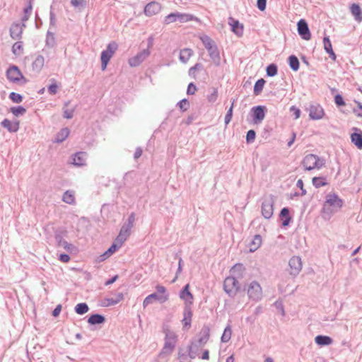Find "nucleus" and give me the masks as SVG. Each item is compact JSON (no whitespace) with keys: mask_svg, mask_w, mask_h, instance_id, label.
<instances>
[{"mask_svg":"<svg viewBox=\"0 0 362 362\" xmlns=\"http://www.w3.org/2000/svg\"><path fill=\"white\" fill-rule=\"evenodd\" d=\"M27 6L23 9L24 14L28 15L30 16L32 11H33V0H27Z\"/></svg>","mask_w":362,"mask_h":362,"instance_id":"obj_59","label":"nucleus"},{"mask_svg":"<svg viewBox=\"0 0 362 362\" xmlns=\"http://www.w3.org/2000/svg\"><path fill=\"white\" fill-rule=\"evenodd\" d=\"M193 54V51L189 48H185L180 50V60L186 63Z\"/></svg>","mask_w":362,"mask_h":362,"instance_id":"obj_36","label":"nucleus"},{"mask_svg":"<svg viewBox=\"0 0 362 362\" xmlns=\"http://www.w3.org/2000/svg\"><path fill=\"white\" fill-rule=\"evenodd\" d=\"M323 44H324V49H325V50L326 51L327 53L330 52V51H332L333 49L331 41H330L329 37L328 36L324 37V38H323Z\"/></svg>","mask_w":362,"mask_h":362,"instance_id":"obj_53","label":"nucleus"},{"mask_svg":"<svg viewBox=\"0 0 362 362\" xmlns=\"http://www.w3.org/2000/svg\"><path fill=\"white\" fill-rule=\"evenodd\" d=\"M231 335H232L231 327L230 325H228L226 326V327L225 328L223 333L221 336V341L224 342V343L229 341V340L231 338Z\"/></svg>","mask_w":362,"mask_h":362,"instance_id":"obj_42","label":"nucleus"},{"mask_svg":"<svg viewBox=\"0 0 362 362\" xmlns=\"http://www.w3.org/2000/svg\"><path fill=\"white\" fill-rule=\"evenodd\" d=\"M161 10V5L156 1H151L144 8V13L147 16H152L158 13Z\"/></svg>","mask_w":362,"mask_h":362,"instance_id":"obj_16","label":"nucleus"},{"mask_svg":"<svg viewBox=\"0 0 362 362\" xmlns=\"http://www.w3.org/2000/svg\"><path fill=\"white\" fill-rule=\"evenodd\" d=\"M305 170H312L313 169H320L325 165V160L315 154H308L305 156L301 162Z\"/></svg>","mask_w":362,"mask_h":362,"instance_id":"obj_2","label":"nucleus"},{"mask_svg":"<svg viewBox=\"0 0 362 362\" xmlns=\"http://www.w3.org/2000/svg\"><path fill=\"white\" fill-rule=\"evenodd\" d=\"M324 115L323 108L319 105H311L310 107L309 116L312 119H320Z\"/></svg>","mask_w":362,"mask_h":362,"instance_id":"obj_22","label":"nucleus"},{"mask_svg":"<svg viewBox=\"0 0 362 362\" xmlns=\"http://www.w3.org/2000/svg\"><path fill=\"white\" fill-rule=\"evenodd\" d=\"M257 8L261 11H263L266 8L267 6V0H257Z\"/></svg>","mask_w":362,"mask_h":362,"instance_id":"obj_63","label":"nucleus"},{"mask_svg":"<svg viewBox=\"0 0 362 362\" xmlns=\"http://www.w3.org/2000/svg\"><path fill=\"white\" fill-rule=\"evenodd\" d=\"M209 55L213 62V63L216 66H218L221 64V57L220 53L218 49L217 46L216 45L214 47L211 49L208 50Z\"/></svg>","mask_w":362,"mask_h":362,"instance_id":"obj_27","label":"nucleus"},{"mask_svg":"<svg viewBox=\"0 0 362 362\" xmlns=\"http://www.w3.org/2000/svg\"><path fill=\"white\" fill-rule=\"evenodd\" d=\"M289 273L292 276H296L302 269V261L300 257L293 256L288 262Z\"/></svg>","mask_w":362,"mask_h":362,"instance_id":"obj_11","label":"nucleus"},{"mask_svg":"<svg viewBox=\"0 0 362 362\" xmlns=\"http://www.w3.org/2000/svg\"><path fill=\"white\" fill-rule=\"evenodd\" d=\"M267 107L263 105L255 106L251 109L252 119L255 124H259L265 117Z\"/></svg>","mask_w":362,"mask_h":362,"instance_id":"obj_10","label":"nucleus"},{"mask_svg":"<svg viewBox=\"0 0 362 362\" xmlns=\"http://www.w3.org/2000/svg\"><path fill=\"white\" fill-rule=\"evenodd\" d=\"M199 347L198 344L194 341L192 342L188 349V355L191 358H194L198 355Z\"/></svg>","mask_w":362,"mask_h":362,"instance_id":"obj_41","label":"nucleus"},{"mask_svg":"<svg viewBox=\"0 0 362 362\" xmlns=\"http://www.w3.org/2000/svg\"><path fill=\"white\" fill-rule=\"evenodd\" d=\"M343 206V200L336 194H328L323 204L322 211L330 214L339 210Z\"/></svg>","mask_w":362,"mask_h":362,"instance_id":"obj_1","label":"nucleus"},{"mask_svg":"<svg viewBox=\"0 0 362 362\" xmlns=\"http://www.w3.org/2000/svg\"><path fill=\"white\" fill-rule=\"evenodd\" d=\"M23 51V42L18 41L12 47V52L14 54H20Z\"/></svg>","mask_w":362,"mask_h":362,"instance_id":"obj_50","label":"nucleus"},{"mask_svg":"<svg viewBox=\"0 0 362 362\" xmlns=\"http://www.w3.org/2000/svg\"><path fill=\"white\" fill-rule=\"evenodd\" d=\"M1 125L6 128L9 132L11 133H15L17 132L19 129V122H11L8 119H4L1 123Z\"/></svg>","mask_w":362,"mask_h":362,"instance_id":"obj_25","label":"nucleus"},{"mask_svg":"<svg viewBox=\"0 0 362 362\" xmlns=\"http://www.w3.org/2000/svg\"><path fill=\"white\" fill-rule=\"evenodd\" d=\"M203 68V66L202 64H199V63H197L194 66H192L189 69V76L195 78V71L197 70H200Z\"/></svg>","mask_w":362,"mask_h":362,"instance_id":"obj_55","label":"nucleus"},{"mask_svg":"<svg viewBox=\"0 0 362 362\" xmlns=\"http://www.w3.org/2000/svg\"><path fill=\"white\" fill-rule=\"evenodd\" d=\"M297 27L298 33L303 40H309L311 38L310 29L305 20L300 19L297 23Z\"/></svg>","mask_w":362,"mask_h":362,"instance_id":"obj_14","label":"nucleus"},{"mask_svg":"<svg viewBox=\"0 0 362 362\" xmlns=\"http://www.w3.org/2000/svg\"><path fill=\"white\" fill-rule=\"evenodd\" d=\"M123 243H119L117 240V238L115 239V243L110 247V248L107 250V254L112 255L117 249H119Z\"/></svg>","mask_w":362,"mask_h":362,"instance_id":"obj_49","label":"nucleus"},{"mask_svg":"<svg viewBox=\"0 0 362 362\" xmlns=\"http://www.w3.org/2000/svg\"><path fill=\"white\" fill-rule=\"evenodd\" d=\"M235 101V99H233V101H232V103H231V106L228 110L227 113H226V115L225 116L224 121H225V124L226 125L228 124H229L230 122L231 121V119H232V117H233V107H234Z\"/></svg>","mask_w":362,"mask_h":362,"instance_id":"obj_48","label":"nucleus"},{"mask_svg":"<svg viewBox=\"0 0 362 362\" xmlns=\"http://www.w3.org/2000/svg\"><path fill=\"white\" fill-rule=\"evenodd\" d=\"M288 61L290 68L293 71H296L299 69L300 63H299V60L296 56L291 55L288 57Z\"/></svg>","mask_w":362,"mask_h":362,"instance_id":"obj_38","label":"nucleus"},{"mask_svg":"<svg viewBox=\"0 0 362 362\" xmlns=\"http://www.w3.org/2000/svg\"><path fill=\"white\" fill-rule=\"evenodd\" d=\"M69 134V129L68 128L62 129L59 132L57 133L54 141L56 143H61L64 141Z\"/></svg>","mask_w":362,"mask_h":362,"instance_id":"obj_37","label":"nucleus"},{"mask_svg":"<svg viewBox=\"0 0 362 362\" xmlns=\"http://www.w3.org/2000/svg\"><path fill=\"white\" fill-rule=\"evenodd\" d=\"M210 337V328L209 326L204 325L199 334V338L197 340L194 341L197 344H198L199 346H204L209 340Z\"/></svg>","mask_w":362,"mask_h":362,"instance_id":"obj_17","label":"nucleus"},{"mask_svg":"<svg viewBox=\"0 0 362 362\" xmlns=\"http://www.w3.org/2000/svg\"><path fill=\"white\" fill-rule=\"evenodd\" d=\"M358 103V107L354 109V112L357 117H362V105L360 103Z\"/></svg>","mask_w":362,"mask_h":362,"instance_id":"obj_64","label":"nucleus"},{"mask_svg":"<svg viewBox=\"0 0 362 362\" xmlns=\"http://www.w3.org/2000/svg\"><path fill=\"white\" fill-rule=\"evenodd\" d=\"M133 228L132 226L124 223L122 226L119 233L117 235V240L119 243H124L130 235L131 229Z\"/></svg>","mask_w":362,"mask_h":362,"instance_id":"obj_23","label":"nucleus"},{"mask_svg":"<svg viewBox=\"0 0 362 362\" xmlns=\"http://www.w3.org/2000/svg\"><path fill=\"white\" fill-rule=\"evenodd\" d=\"M218 98V90L216 88H211V93L208 95L207 100L209 103H214Z\"/></svg>","mask_w":362,"mask_h":362,"instance_id":"obj_51","label":"nucleus"},{"mask_svg":"<svg viewBox=\"0 0 362 362\" xmlns=\"http://www.w3.org/2000/svg\"><path fill=\"white\" fill-rule=\"evenodd\" d=\"M194 19H197L192 15L188 13H182L180 12L171 13L166 16L164 18V23L166 25H169L172 23L180 22V23H186Z\"/></svg>","mask_w":362,"mask_h":362,"instance_id":"obj_6","label":"nucleus"},{"mask_svg":"<svg viewBox=\"0 0 362 362\" xmlns=\"http://www.w3.org/2000/svg\"><path fill=\"white\" fill-rule=\"evenodd\" d=\"M117 44L115 42L112 41L107 45L106 49L102 52L100 59L101 68L103 71L105 70V69L107 68V65L109 61L110 60L115 52L117 51Z\"/></svg>","mask_w":362,"mask_h":362,"instance_id":"obj_5","label":"nucleus"},{"mask_svg":"<svg viewBox=\"0 0 362 362\" xmlns=\"http://www.w3.org/2000/svg\"><path fill=\"white\" fill-rule=\"evenodd\" d=\"M332 341V339L328 336L317 335L315 338V342L320 346H328L330 345Z\"/></svg>","mask_w":362,"mask_h":362,"instance_id":"obj_31","label":"nucleus"},{"mask_svg":"<svg viewBox=\"0 0 362 362\" xmlns=\"http://www.w3.org/2000/svg\"><path fill=\"white\" fill-rule=\"evenodd\" d=\"M265 83L266 81L263 78L258 79L255 82L253 89V92L255 95H258L262 93Z\"/></svg>","mask_w":362,"mask_h":362,"instance_id":"obj_39","label":"nucleus"},{"mask_svg":"<svg viewBox=\"0 0 362 362\" xmlns=\"http://www.w3.org/2000/svg\"><path fill=\"white\" fill-rule=\"evenodd\" d=\"M150 51L148 49H144L139 52L136 56L129 59L130 66L135 67L139 66L148 56Z\"/></svg>","mask_w":362,"mask_h":362,"instance_id":"obj_12","label":"nucleus"},{"mask_svg":"<svg viewBox=\"0 0 362 362\" xmlns=\"http://www.w3.org/2000/svg\"><path fill=\"white\" fill-rule=\"evenodd\" d=\"M11 112L16 117L23 115L26 112V109L23 106L13 107Z\"/></svg>","mask_w":362,"mask_h":362,"instance_id":"obj_47","label":"nucleus"},{"mask_svg":"<svg viewBox=\"0 0 362 362\" xmlns=\"http://www.w3.org/2000/svg\"><path fill=\"white\" fill-rule=\"evenodd\" d=\"M9 98L16 103H21L23 100V96L15 92H12L9 95Z\"/></svg>","mask_w":362,"mask_h":362,"instance_id":"obj_54","label":"nucleus"},{"mask_svg":"<svg viewBox=\"0 0 362 362\" xmlns=\"http://www.w3.org/2000/svg\"><path fill=\"white\" fill-rule=\"evenodd\" d=\"M262 244V237L259 235H255L250 243V251H256Z\"/></svg>","mask_w":362,"mask_h":362,"instance_id":"obj_35","label":"nucleus"},{"mask_svg":"<svg viewBox=\"0 0 362 362\" xmlns=\"http://www.w3.org/2000/svg\"><path fill=\"white\" fill-rule=\"evenodd\" d=\"M200 40L207 51L211 49L216 45L215 42L208 35H204L201 36Z\"/></svg>","mask_w":362,"mask_h":362,"instance_id":"obj_34","label":"nucleus"},{"mask_svg":"<svg viewBox=\"0 0 362 362\" xmlns=\"http://www.w3.org/2000/svg\"><path fill=\"white\" fill-rule=\"evenodd\" d=\"M189 285L186 284L180 292V298L185 300V305L188 304L191 306L193 303V295L189 291Z\"/></svg>","mask_w":362,"mask_h":362,"instance_id":"obj_19","label":"nucleus"},{"mask_svg":"<svg viewBox=\"0 0 362 362\" xmlns=\"http://www.w3.org/2000/svg\"><path fill=\"white\" fill-rule=\"evenodd\" d=\"M192 317V310L189 305L186 304L184 307L183 319L182 320L184 327H190Z\"/></svg>","mask_w":362,"mask_h":362,"instance_id":"obj_20","label":"nucleus"},{"mask_svg":"<svg viewBox=\"0 0 362 362\" xmlns=\"http://www.w3.org/2000/svg\"><path fill=\"white\" fill-rule=\"evenodd\" d=\"M168 300V295H158L157 293H153L145 298L143 302V306L146 308L151 304L153 300H158L160 303H165Z\"/></svg>","mask_w":362,"mask_h":362,"instance_id":"obj_15","label":"nucleus"},{"mask_svg":"<svg viewBox=\"0 0 362 362\" xmlns=\"http://www.w3.org/2000/svg\"><path fill=\"white\" fill-rule=\"evenodd\" d=\"M278 67L275 64H270L267 66L266 72L268 76L272 77L277 74Z\"/></svg>","mask_w":362,"mask_h":362,"instance_id":"obj_45","label":"nucleus"},{"mask_svg":"<svg viewBox=\"0 0 362 362\" xmlns=\"http://www.w3.org/2000/svg\"><path fill=\"white\" fill-rule=\"evenodd\" d=\"M313 185L316 188H320L321 187L327 185L328 183L326 182L325 177H315L313 178Z\"/></svg>","mask_w":362,"mask_h":362,"instance_id":"obj_44","label":"nucleus"},{"mask_svg":"<svg viewBox=\"0 0 362 362\" xmlns=\"http://www.w3.org/2000/svg\"><path fill=\"white\" fill-rule=\"evenodd\" d=\"M255 136H256L255 131L253 130V129L249 130L247 132V135H246V141H247V144L252 143L255 141Z\"/></svg>","mask_w":362,"mask_h":362,"instance_id":"obj_57","label":"nucleus"},{"mask_svg":"<svg viewBox=\"0 0 362 362\" xmlns=\"http://www.w3.org/2000/svg\"><path fill=\"white\" fill-rule=\"evenodd\" d=\"M45 64V58L42 55H37L32 63V69L35 73H40Z\"/></svg>","mask_w":362,"mask_h":362,"instance_id":"obj_26","label":"nucleus"},{"mask_svg":"<svg viewBox=\"0 0 362 362\" xmlns=\"http://www.w3.org/2000/svg\"><path fill=\"white\" fill-rule=\"evenodd\" d=\"M87 153L79 151L72 156V164L76 166H83L86 165Z\"/></svg>","mask_w":362,"mask_h":362,"instance_id":"obj_21","label":"nucleus"},{"mask_svg":"<svg viewBox=\"0 0 362 362\" xmlns=\"http://www.w3.org/2000/svg\"><path fill=\"white\" fill-rule=\"evenodd\" d=\"M7 78L13 83H18L22 81V83L25 84L28 80L23 76L18 67L16 65L10 66L6 71Z\"/></svg>","mask_w":362,"mask_h":362,"instance_id":"obj_9","label":"nucleus"},{"mask_svg":"<svg viewBox=\"0 0 362 362\" xmlns=\"http://www.w3.org/2000/svg\"><path fill=\"white\" fill-rule=\"evenodd\" d=\"M197 91V86L193 83H189L187 87V93L194 95Z\"/></svg>","mask_w":362,"mask_h":362,"instance_id":"obj_62","label":"nucleus"},{"mask_svg":"<svg viewBox=\"0 0 362 362\" xmlns=\"http://www.w3.org/2000/svg\"><path fill=\"white\" fill-rule=\"evenodd\" d=\"M354 132L351 134V142L358 148L362 149V132L354 127Z\"/></svg>","mask_w":362,"mask_h":362,"instance_id":"obj_24","label":"nucleus"},{"mask_svg":"<svg viewBox=\"0 0 362 362\" xmlns=\"http://www.w3.org/2000/svg\"><path fill=\"white\" fill-rule=\"evenodd\" d=\"M70 104V101H67L64 103V107L63 108V110H64V117L66 118V119H71L74 116V108H71V109H66L65 108L66 107H67Z\"/></svg>","mask_w":362,"mask_h":362,"instance_id":"obj_46","label":"nucleus"},{"mask_svg":"<svg viewBox=\"0 0 362 362\" xmlns=\"http://www.w3.org/2000/svg\"><path fill=\"white\" fill-rule=\"evenodd\" d=\"M86 3V0H71V4L74 7H84Z\"/></svg>","mask_w":362,"mask_h":362,"instance_id":"obj_60","label":"nucleus"},{"mask_svg":"<svg viewBox=\"0 0 362 362\" xmlns=\"http://www.w3.org/2000/svg\"><path fill=\"white\" fill-rule=\"evenodd\" d=\"M228 23L231 26V30L238 37L243 35V25L241 24L238 20L230 17L228 18Z\"/></svg>","mask_w":362,"mask_h":362,"instance_id":"obj_18","label":"nucleus"},{"mask_svg":"<svg viewBox=\"0 0 362 362\" xmlns=\"http://www.w3.org/2000/svg\"><path fill=\"white\" fill-rule=\"evenodd\" d=\"M62 200L69 204H74L75 202L74 193L69 190L66 191L63 194Z\"/></svg>","mask_w":362,"mask_h":362,"instance_id":"obj_43","label":"nucleus"},{"mask_svg":"<svg viewBox=\"0 0 362 362\" xmlns=\"http://www.w3.org/2000/svg\"><path fill=\"white\" fill-rule=\"evenodd\" d=\"M105 321V317L100 314H93L88 319V322L93 325L103 324Z\"/></svg>","mask_w":362,"mask_h":362,"instance_id":"obj_32","label":"nucleus"},{"mask_svg":"<svg viewBox=\"0 0 362 362\" xmlns=\"http://www.w3.org/2000/svg\"><path fill=\"white\" fill-rule=\"evenodd\" d=\"M54 239L57 243V247H61L62 245V243H64L65 241L63 238L62 232H57L54 235Z\"/></svg>","mask_w":362,"mask_h":362,"instance_id":"obj_58","label":"nucleus"},{"mask_svg":"<svg viewBox=\"0 0 362 362\" xmlns=\"http://www.w3.org/2000/svg\"><path fill=\"white\" fill-rule=\"evenodd\" d=\"M289 209L287 207L283 208L279 214V218L282 221V226H288L291 221V217L289 214Z\"/></svg>","mask_w":362,"mask_h":362,"instance_id":"obj_28","label":"nucleus"},{"mask_svg":"<svg viewBox=\"0 0 362 362\" xmlns=\"http://www.w3.org/2000/svg\"><path fill=\"white\" fill-rule=\"evenodd\" d=\"M334 103L337 106H344L345 105L344 98L340 94H337L335 95Z\"/></svg>","mask_w":362,"mask_h":362,"instance_id":"obj_61","label":"nucleus"},{"mask_svg":"<svg viewBox=\"0 0 362 362\" xmlns=\"http://www.w3.org/2000/svg\"><path fill=\"white\" fill-rule=\"evenodd\" d=\"M247 293L250 300L259 301L262 298V289L260 284L256 281H252L247 286Z\"/></svg>","mask_w":362,"mask_h":362,"instance_id":"obj_8","label":"nucleus"},{"mask_svg":"<svg viewBox=\"0 0 362 362\" xmlns=\"http://www.w3.org/2000/svg\"><path fill=\"white\" fill-rule=\"evenodd\" d=\"M88 310V305L86 303H78L74 308L75 312L78 315H83L86 313Z\"/></svg>","mask_w":362,"mask_h":362,"instance_id":"obj_40","label":"nucleus"},{"mask_svg":"<svg viewBox=\"0 0 362 362\" xmlns=\"http://www.w3.org/2000/svg\"><path fill=\"white\" fill-rule=\"evenodd\" d=\"M57 19L54 13L52 10L49 13V30H52L56 27Z\"/></svg>","mask_w":362,"mask_h":362,"instance_id":"obj_52","label":"nucleus"},{"mask_svg":"<svg viewBox=\"0 0 362 362\" xmlns=\"http://www.w3.org/2000/svg\"><path fill=\"white\" fill-rule=\"evenodd\" d=\"M165 333L164 346L160 353V356H168L170 354L175 346L176 336L173 332L169 331L168 328H163Z\"/></svg>","mask_w":362,"mask_h":362,"instance_id":"obj_3","label":"nucleus"},{"mask_svg":"<svg viewBox=\"0 0 362 362\" xmlns=\"http://www.w3.org/2000/svg\"><path fill=\"white\" fill-rule=\"evenodd\" d=\"M274 200L272 195H269L263 199L261 206V213L266 219H269L274 214Z\"/></svg>","mask_w":362,"mask_h":362,"instance_id":"obj_7","label":"nucleus"},{"mask_svg":"<svg viewBox=\"0 0 362 362\" xmlns=\"http://www.w3.org/2000/svg\"><path fill=\"white\" fill-rule=\"evenodd\" d=\"M244 271L245 267L242 264H235L230 269L231 276H235V279L242 278Z\"/></svg>","mask_w":362,"mask_h":362,"instance_id":"obj_30","label":"nucleus"},{"mask_svg":"<svg viewBox=\"0 0 362 362\" xmlns=\"http://www.w3.org/2000/svg\"><path fill=\"white\" fill-rule=\"evenodd\" d=\"M177 105L182 112H185V111L187 110L188 108L189 107V103L187 99L185 98V99L181 100L177 103Z\"/></svg>","mask_w":362,"mask_h":362,"instance_id":"obj_56","label":"nucleus"},{"mask_svg":"<svg viewBox=\"0 0 362 362\" xmlns=\"http://www.w3.org/2000/svg\"><path fill=\"white\" fill-rule=\"evenodd\" d=\"M350 11L356 21H362V10L358 4L355 3L352 4L350 6Z\"/></svg>","mask_w":362,"mask_h":362,"instance_id":"obj_29","label":"nucleus"},{"mask_svg":"<svg viewBox=\"0 0 362 362\" xmlns=\"http://www.w3.org/2000/svg\"><path fill=\"white\" fill-rule=\"evenodd\" d=\"M223 290L231 298H234L240 290V284L235 276H228L223 281Z\"/></svg>","mask_w":362,"mask_h":362,"instance_id":"obj_4","label":"nucleus"},{"mask_svg":"<svg viewBox=\"0 0 362 362\" xmlns=\"http://www.w3.org/2000/svg\"><path fill=\"white\" fill-rule=\"evenodd\" d=\"M45 45L48 48H53L56 45L55 36L52 30H48L47 32Z\"/></svg>","mask_w":362,"mask_h":362,"instance_id":"obj_33","label":"nucleus"},{"mask_svg":"<svg viewBox=\"0 0 362 362\" xmlns=\"http://www.w3.org/2000/svg\"><path fill=\"white\" fill-rule=\"evenodd\" d=\"M25 23H13L10 28V36L13 40H20L22 38V34Z\"/></svg>","mask_w":362,"mask_h":362,"instance_id":"obj_13","label":"nucleus"}]
</instances>
